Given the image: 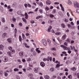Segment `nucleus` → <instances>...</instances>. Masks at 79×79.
Wrapping results in <instances>:
<instances>
[{
  "instance_id": "obj_4",
  "label": "nucleus",
  "mask_w": 79,
  "mask_h": 79,
  "mask_svg": "<svg viewBox=\"0 0 79 79\" xmlns=\"http://www.w3.org/2000/svg\"><path fill=\"white\" fill-rule=\"evenodd\" d=\"M60 47L63 48L64 50H68V48L67 47L64 46V45H60Z\"/></svg>"
},
{
  "instance_id": "obj_54",
  "label": "nucleus",
  "mask_w": 79,
  "mask_h": 79,
  "mask_svg": "<svg viewBox=\"0 0 79 79\" xmlns=\"http://www.w3.org/2000/svg\"><path fill=\"white\" fill-rule=\"evenodd\" d=\"M52 50H56V49L55 48H52Z\"/></svg>"
},
{
  "instance_id": "obj_63",
  "label": "nucleus",
  "mask_w": 79,
  "mask_h": 79,
  "mask_svg": "<svg viewBox=\"0 0 79 79\" xmlns=\"http://www.w3.org/2000/svg\"><path fill=\"white\" fill-rule=\"evenodd\" d=\"M28 7H31V5L29 4H28Z\"/></svg>"
},
{
  "instance_id": "obj_22",
  "label": "nucleus",
  "mask_w": 79,
  "mask_h": 79,
  "mask_svg": "<svg viewBox=\"0 0 79 79\" xmlns=\"http://www.w3.org/2000/svg\"><path fill=\"white\" fill-rule=\"evenodd\" d=\"M44 77L45 79H50V77H49V76L47 75H46L44 76Z\"/></svg>"
},
{
  "instance_id": "obj_33",
  "label": "nucleus",
  "mask_w": 79,
  "mask_h": 79,
  "mask_svg": "<svg viewBox=\"0 0 79 79\" xmlns=\"http://www.w3.org/2000/svg\"><path fill=\"white\" fill-rule=\"evenodd\" d=\"M64 22H65V23H68V22L69 21L68 19H64Z\"/></svg>"
},
{
  "instance_id": "obj_57",
  "label": "nucleus",
  "mask_w": 79,
  "mask_h": 79,
  "mask_svg": "<svg viewBox=\"0 0 79 79\" xmlns=\"http://www.w3.org/2000/svg\"><path fill=\"white\" fill-rule=\"evenodd\" d=\"M67 26H68V27H69V28L71 27V25H70V24H68L67 25Z\"/></svg>"
},
{
  "instance_id": "obj_34",
  "label": "nucleus",
  "mask_w": 79,
  "mask_h": 79,
  "mask_svg": "<svg viewBox=\"0 0 79 79\" xmlns=\"http://www.w3.org/2000/svg\"><path fill=\"white\" fill-rule=\"evenodd\" d=\"M8 48L9 49V50H12V49H13V48H12V47H9Z\"/></svg>"
},
{
  "instance_id": "obj_56",
  "label": "nucleus",
  "mask_w": 79,
  "mask_h": 79,
  "mask_svg": "<svg viewBox=\"0 0 79 79\" xmlns=\"http://www.w3.org/2000/svg\"><path fill=\"white\" fill-rule=\"evenodd\" d=\"M76 11H77V13H79V9H77L76 10Z\"/></svg>"
},
{
  "instance_id": "obj_58",
  "label": "nucleus",
  "mask_w": 79,
  "mask_h": 79,
  "mask_svg": "<svg viewBox=\"0 0 79 79\" xmlns=\"http://www.w3.org/2000/svg\"><path fill=\"white\" fill-rule=\"evenodd\" d=\"M23 68V66L22 65H20L19 66V68Z\"/></svg>"
},
{
  "instance_id": "obj_10",
  "label": "nucleus",
  "mask_w": 79,
  "mask_h": 79,
  "mask_svg": "<svg viewBox=\"0 0 79 79\" xmlns=\"http://www.w3.org/2000/svg\"><path fill=\"white\" fill-rule=\"evenodd\" d=\"M66 38V35L64 34L62 37V39L64 40Z\"/></svg>"
},
{
  "instance_id": "obj_60",
  "label": "nucleus",
  "mask_w": 79,
  "mask_h": 79,
  "mask_svg": "<svg viewBox=\"0 0 79 79\" xmlns=\"http://www.w3.org/2000/svg\"><path fill=\"white\" fill-rule=\"evenodd\" d=\"M13 21L15 22V21H16V19H15V18H14L13 19Z\"/></svg>"
},
{
  "instance_id": "obj_5",
  "label": "nucleus",
  "mask_w": 79,
  "mask_h": 79,
  "mask_svg": "<svg viewBox=\"0 0 79 79\" xmlns=\"http://www.w3.org/2000/svg\"><path fill=\"white\" fill-rule=\"evenodd\" d=\"M46 3L47 5H51L52 3V2H51V1L48 0L46 2Z\"/></svg>"
},
{
  "instance_id": "obj_26",
  "label": "nucleus",
  "mask_w": 79,
  "mask_h": 79,
  "mask_svg": "<svg viewBox=\"0 0 79 79\" xmlns=\"http://www.w3.org/2000/svg\"><path fill=\"white\" fill-rule=\"evenodd\" d=\"M71 69L73 71H75L76 70V68L73 67V68H72Z\"/></svg>"
},
{
  "instance_id": "obj_55",
  "label": "nucleus",
  "mask_w": 79,
  "mask_h": 79,
  "mask_svg": "<svg viewBox=\"0 0 79 79\" xmlns=\"http://www.w3.org/2000/svg\"><path fill=\"white\" fill-rule=\"evenodd\" d=\"M52 61L53 62H55V58H53L52 59Z\"/></svg>"
},
{
  "instance_id": "obj_46",
  "label": "nucleus",
  "mask_w": 79,
  "mask_h": 79,
  "mask_svg": "<svg viewBox=\"0 0 79 79\" xmlns=\"http://www.w3.org/2000/svg\"><path fill=\"white\" fill-rule=\"evenodd\" d=\"M56 76L55 75H54L52 77V78H53V79H55L56 78Z\"/></svg>"
},
{
  "instance_id": "obj_1",
  "label": "nucleus",
  "mask_w": 79,
  "mask_h": 79,
  "mask_svg": "<svg viewBox=\"0 0 79 79\" xmlns=\"http://www.w3.org/2000/svg\"><path fill=\"white\" fill-rule=\"evenodd\" d=\"M74 6L75 8H78L79 7V4L77 2H75L74 3Z\"/></svg>"
},
{
  "instance_id": "obj_64",
  "label": "nucleus",
  "mask_w": 79,
  "mask_h": 79,
  "mask_svg": "<svg viewBox=\"0 0 79 79\" xmlns=\"http://www.w3.org/2000/svg\"><path fill=\"white\" fill-rule=\"evenodd\" d=\"M64 45H65V46H67V43L66 42H65L64 44Z\"/></svg>"
},
{
  "instance_id": "obj_15",
  "label": "nucleus",
  "mask_w": 79,
  "mask_h": 79,
  "mask_svg": "<svg viewBox=\"0 0 79 79\" xmlns=\"http://www.w3.org/2000/svg\"><path fill=\"white\" fill-rule=\"evenodd\" d=\"M4 59L5 60L4 61V62H5V63L8 61V57H4Z\"/></svg>"
},
{
  "instance_id": "obj_42",
  "label": "nucleus",
  "mask_w": 79,
  "mask_h": 79,
  "mask_svg": "<svg viewBox=\"0 0 79 79\" xmlns=\"http://www.w3.org/2000/svg\"><path fill=\"white\" fill-rule=\"evenodd\" d=\"M5 76L6 77L8 76V73L7 72H5Z\"/></svg>"
},
{
  "instance_id": "obj_39",
  "label": "nucleus",
  "mask_w": 79,
  "mask_h": 79,
  "mask_svg": "<svg viewBox=\"0 0 79 79\" xmlns=\"http://www.w3.org/2000/svg\"><path fill=\"white\" fill-rule=\"evenodd\" d=\"M39 11L40 13H43V10L42 9H40L39 10Z\"/></svg>"
},
{
  "instance_id": "obj_47",
  "label": "nucleus",
  "mask_w": 79,
  "mask_h": 79,
  "mask_svg": "<svg viewBox=\"0 0 79 79\" xmlns=\"http://www.w3.org/2000/svg\"><path fill=\"white\" fill-rule=\"evenodd\" d=\"M77 72H75V73H74L73 75H74L75 76H77Z\"/></svg>"
},
{
  "instance_id": "obj_49",
  "label": "nucleus",
  "mask_w": 79,
  "mask_h": 79,
  "mask_svg": "<svg viewBox=\"0 0 79 79\" xmlns=\"http://www.w3.org/2000/svg\"><path fill=\"white\" fill-rule=\"evenodd\" d=\"M24 6H25V8H27V4H24Z\"/></svg>"
},
{
  "instance_id": "obj_21",
  "label": "nucleus",
  "mask_w": 79,
  "mask_h": 79,
  "mask_svg": "<svg viewBox=\"0 0 79 79\" xmlns=\"http://www.w3.org/2000/svg\"><path fill=\"white\" fill-rule=\"evenodd\" d=\"M25 18L26 19H27V18H28V15H27V13H25Z\"/></svg>"
},
{
  "instance_id": "obj_20",
  "label": "nucleus",
  "mask_w": 79,
  "mask_h": 79,
  "mask_svg": "<svg viewBox=\"0 0 79 79\" xmlns=\"http://www.w3.org/2000/svg\"><path fill=\"white\" fill-rule=\"evenodd\" d=\"M2 20V23H5V18H2L1 19Z\"/></svg>"
},
{
  "instance_id": "obj_35",
  "label": "nucleus",
  "mask_w": 79,
  "mask_h": 79,
  "mask_svg": "<svg viewBox=\"0 0 79 79\" xmlns=\"http://www.w3.org/2000/svg\"><path fill=\"white\" fill-rule=\"evenodd\" d=\"M31 58H27V61H31Z\"/></svg>"
},
{
  "instance_id": "obj_6",
  "label": "nucleus",
  "mask_w": 79,
  "mask_h": 79,
  "mask_svg": "<svg viewBox=\"0 0 79 79\" xmlns=\"http://www.w3.org/2000/svg\"><path fill=\"white\" fill-rule=\"evenodd\" d=\"M30 23H31V24H34V23H35V25L34 26V27H35V26H37V22H34V21L32 20H31L30 21Z\"/></svg>"
},
{
  "instance_id": "obj_31",
  "label": "nucleus",
  "mask_w": 79,
  "mask_h": 79,
  "mask_svg": "<svg viewBox=\"0 0 79 79\" xmlns=\"http://www.w3.org/2000/svg\"><path fill=\"white\" fill-rule=\"evenodd\" d=\"M7 35V34L6 33H4L3 34V37H5Z\"/></svg>"
},
{
  "instance_id": "obj_44",
  "label": "nucleus",
  "mask_w": 79,
  "mask_h": 79,
  "mask_svg": "<svg viewBox=\"0 0 79 79\" xmlns=\"http://www.w3.org/2000/svg\"><path fill=\"white\" fill-rule=\"evenodd\" d=\"M61 12L60 11H59L58 12V14L59 15H60V16H61Z\"/></svg>"
},
{
  "instance_id": "obj_32",
  "label": "nucleus",
  "mask_w": 79,
  "mask_h": 79,
  "mask_svg": "<svg viewBox=\"0 0 79 79\" xmlns=\"http://www.w3.org/2000/svg\"><path fill=\"white\" fill-rule=\"evenodd\" d=\"M69 63H70V61H69V60H67L66 62V64H69Z\"/></svg>"
},
{
  "instance_id": "obj_30",
  "label": "nucleus",
  "mask_w": 79,
  "mask_h": 79,
  "mask_svg": "<svg viewBox=\"0 0 79 79\" xmlns=\"http://www.w3.org/2000/svg\"><path fill=\"white\" fill-rule=\"evenodd\" d=\"M59 66H60V64H57L56 68H59Z\"/></svg>"
},
{
  "instance_id": "obj_13",
  "label": "nucleus",
  "mask_w": 79,
  "mask_h": 79,
  "mask_svg": "<svg viewBox=\"0 0 79 79\" xmlns=\"http://www.w3.org/2000/svg\"><path fill=\"white\" fill-rule=\"evenodd\" d=\"M7 54L9 55V56H10L11 57H12L13 56L11 55V52H7Z\"/></svg>"
},
{
  "instance_id": "obj_36",
  "label": "nucleus",
  "mask_w": 79,
  "mask_h": 79,
  "mask_svg": "<svg viewBox=\"0 0 79 79\" xmlns=\"http://www.w3.org/2000/svg\"><path fill=\"white\" fill-rule=\"evenodd\" d=\"M49 16L50 18H53V17H54V15L52 14V15H49Z\"/></svg>"
},
{
  "instance_id": "obj_8",
  "label": "nucleus",
  "mask_w": 79,
  "mask_h": 79,
  "mask_svg": "<svg viewBox=\"0 0 79 79\" xmlns=\"http://www.w3.org/2000/svg\"><path fill=\"white\" fill-rule=\"evenodd\" d=\"M4 48V46L2 44L0 45V50H3Z\"/></svg>"
},
{
  "instance_id": "obj_28",
  "label": "nucleus",
  "mask_w": 79,
  "mask_h": 79,
  "mask_svg": "<svg viewBox=\"0 0 79 79\" xmlns=\"http://www.w3.org/2000/svg\"><path fill=\"white\" fill-rule=\"evenodd\" d=\"M61 26L63 27V28H65V27H66V26H65V25L63 23H62L61 24Z\"/></svg>"
},
{
  "instance_id": "obj_12",
  "label": "nucleus",
  "mask_w": 79,
  "mask_h": 79,
  "mask_svg": "<svg viewBox=\"0 0 79 79\" xmlns=\"http://www.w3.org/2000/svg\"><path fill=\"white\" fill-rule=\"evenodd\" d=\"M34 71L35 73H37L38 71H39V70H38V69L37 68H35L34 69Z\"/></svg>"
},
{
  "instance_id": "obj_18",
  "label": "nucleus",
  "mask_w": 79,
  "mask_h": 79,
  "mask_svg": "<svg viewBox=\"0 0 79 79\" xmlns=\"http://www.w3.org/2000/svg\"><path fill=\"white\" fill-rule=\"evenodd\" d=\"M56 35H60L61 34V33L60 32H57L55 33Z\"/></svg>"
},
{
  "instance_id": "obj_25",
  "label": "nucleus",
  "mask_w": 79,
  "mask_h": 79,
  "mask_svg": "<svg viewBox=\"0 0 79 79\" xmlns=\"http://www.w3.org/2000/svg\"><path fill=\"white\" fill-rule=\"evenodd\" d=\"M19 41L21 42V40H22V38H21V35L19 36Z\"/></svg>"
},
{
  "instance_id": "obj_48",
  "label": "nucleus",
  "mask_w": 79,
  "mask_h": 79,
  "mask_svg": "<svg viewBox=\"0 0 79 79\" xmlns=\"http://www.w3.org/2000/svg\"><path fill=\"white\" fill-rule=\"evenodd\" d=\"M15 34H17V29L16 28H15Z\"/></svg>"
},
{
  "instance_id": "obj_23",
  "label": "nucleus",
  "mask_w": 79,
  "mask_h": 79,
  "mask_svg": "<svg viewBox=\"0 0 79 79\" xmlns=\"http://www.w3.org/2000/svg\"><path fill=\"white\" fill-rule=\"evenodd\" d=\"M7 41L9 43H11V40L10 39H7Z\"/></svg>"
},
{
  "instance_id": "obj_41",
  "label": "nucleus",
  "mask_w": 79,
  "mask_h": 79,
  "mask_svg": "<svg viewBox=\"0 0 79 79\" xmlns=\"http://www.w3.org/2000/svg\"><path fill=\"white\" fill-rule=\"evenodd\" d=\"M22 20L24 22H26V19L24 18H22Z\"/></svg>"
},
{
  "instance_id": "obj_45",
  "label": "nucleus",
  "mask_w": 79,
  "mask_h": 79,
  "mask_svg": "<svg viewBox=\"0 0 79 79\" xmlns=\"http://www.w3.org/2000/svg\"><path fill=\"white\" fill-rule=\"evenodd\" d=\"M44 61H47V59L46 58H44L43 59Z\"/></svg>"
},
{
  "instance_id": "obj_43",
  "label": "nucleus",
  "mask_w": 79,
  "mask_h": 79,
  "mask_svg": "<svg viewBox=\"0 0 79 79\" xmlns=\"http://www.w3.org/2000/svg\"><path fill=\"white\" fill-rule=\"evenodd\" d=\"M77 78H78V79H79V73H77Z\"/></svg>"
},
{
  "instance_id": "obj_52",
  "label": "nucleus",
  "mask_w": 79,
  "mask_h": 79,
  "mask_svg": "<svg viewBox=\"0 0 79 79\" xmlns=\"http://www.w3.org/2000/svg\"><path fill=\"white\" fill-rule=\"evenodd\" d=\"M61 9L63 11H64V7H61Z\"/></svg>"
},
{
  "instance_id": "obj_14",
  "label": "nucleus",
  "mask_w": 79,
  "mask_h": 79,
  "mask_svg": "<svg viewBox=\"0 0 79 79\" xmlns=\"http://www.w3.org/2000/svg\"><path fill=\"white\" fill-rule=\"evenodd\" d=\"M50 71L52 72H53L55 71V69L53 67H52L50 68Z\"/></svg>"
},
{
  "instance_id": "obj_50",
  "label": "nucleus",
  "mask_w": 79,
  "mask_h": 79,
  "mask_svg": "<svg viewBox=\"0 0 79 79\" xmlns=\"http://www.w3.org/2000/svg\"><path fill=\"white\" fill-rule=\"evenodd\" d=\"M32 74H29L28 77L30 78V77H32Z\"/></svg>"
},
{
  "instance_id": "obj_24",
  "label": "nucleus",
  "mask_w": 79,
  "mask_h": 79,
  "mask_svg": "<svg viewBox=\"0 0 79 79\" xmlns=\"http://www.w3.org/2000/svg\"><path fill=\"white\" fill-rule=\"evenodd\" d=\"M45 10L47 12V11H48V10H50V8H48V7H47L45 8Z\"/></svg>"
},
{
  "instance_id": "obj_17",
  "label": "nucleus",
  "mask_w": 79,
  "mask_h": 79,
  "mask_svg": "<svg viewBox=\"0 0 79 79\" xmlns=\"http://www.w3.org/2000/svg\"><path fill=\"white\" fill-rule=\"evenodd\" d=\"M68 78L69 79H72L73 77H72V75H70L68 76Z\"/></svg>"
},
{
  "instance_id": "obj_53",
  "label": "nucleus",
  "mask_w": 79,
  "mask_h": 79,
  "mask_svg": "<svg viewBox=\"0 0 79 79\" xmlns=\"http://www.w3.org/2000/svg\"><path fill=\"white\" fill-rule=\"evenodd\" d=\"M24 37H25V38H26V37L24 36V34L23 33L22 34V37H23V39H24Z\"/></svg>"
},
{
  "instance_id": "obj_3",
  "label": "nucleus",
  "mask_w": 79,
  "mask_h": 79,
  "mask_svg": "<svg viewBox=\"0 0 79 79\" xmlns=\"http://www.w3.org/2000/svg\"><path fill=\"white\" fill-rule=\"evenodd\" d=\"M23 53L24 52L23 51H21L19 52V56H22H22H24Z\"/></svg>"
},
{
  "instance_id": "obj_62",
  "label": "nucleus",
  "mask_w": 79,
  "mask_h": 79,
  "mask_svg": "<svg viewBox=\"0 0 79 79\" xmlns=\"http://www.w3.org/2000/svg\"><path fill=\"white\" fill-rule=\"evenodd\" d=\"M39 48H36V52H37L38 51H39Z\"/></svg>"
},
{
  "instance_id": "obj_59",
  "label": "nucleus",
  "mask_w": 79,
  "mask_h": 79,
  "mask_svg": "<svg viewBox=\"0 0 79 79\" xmlns=\"http://www.w3.org/2000/svg\"><path fill=\"white\" fill-rule=\"evenodd\" d=\"M64 71H66L67 72V71H68V69H64Z\"/></svg>"
},
{
  "instance_id": "obj_27",
  "label": "nucleus",
  "mask_w": 79,
  "mask_h": 79,
  "mask_svg": "<svg viewBox=\"0 0 79 79\" xmlns=\"http://www.w3.org/2000/svg\"><path fill=\"white\" fill-rule=\"evenodd\" d=\"M57 39L59 41V42L60 43H61V40L60 39V38H57Z\"/></svg>"
},
{
  "instance_id": "obj_29",
  "label": "nucleus",
  "mask_w": 79,
  "mask_h": 79,
  "mask_svg": "<svg viewBox=\"0 0 79 79\" xmlns=\"http://www.w3.org/2000/svg\"><path fill=\"white\" fill-rule=\"evenodd\" d=\"M19 71V69L17 68H15L14 69V71L15 72H18Z\"/></svg>"
},
{
  "instance_id": "obj_38",
  "label": "nucleus",
  "mask_w": 79,
  "mask_h": 79,
  "mask_svg": "<svg viewBox=\"0 0 79 79\" xmlns=\"http://www.w3.org/2000/svg\"><path fill=\"white\" fill-rule=\"evenodd\" d=\"M52 12L53 13H56V9H54Z\"/></svg>"
},
{
  "instance_id": "obj_19",
  "label": "nucleus",
  "mask_w": 79,
  "mask_h": 79,
  "mask_svg": "<svg viewBox=\"0 0 79 79\" xmlns=\"http://www.w3.org/2000/svg\"><path fill=\"white\" fill-rule=\"evenodd\" d=\"M39 6H41V7H42V6H43V3H42V2H40L39 3Z\"/></svg>"
},
{
  "instance_id": "obj_61",
  "label": "nucleus",
  "mask_w": 79,
  "mask_h": 79,
  "mask_svg": "<svg viewBox=\"0 0 79 79\" xmlns=\"http://www.w3.org/2000/svg\"><path fill=\"white\" fill-rule=\"evenodd\" d=\"M38 9H39V8H36L35 10V11L36 12L37 11V10H38Z\"/></svg>"
},
{
  "instance_id": "obj_2",
  "label": "nucleus",
  "mask_w": 79,
  "mask_h": 79,
  "mask_svg": "<svg viewBox=\"0 0 79 79\" xmlns=\"http://www.w3.org/2000/svg\"><path fill=\"white\" fill-rule=\"evenodd\" d=\"M43 44L45 46H47V42L45 40H43Z\"/></svg>"
},
{
  "instance_id": "obj_37",
  "label": "nucleus",
  "mask_w": 79,
  "mask_h": 79,
  "mask_svg": "<svg viewBox=\"0 0 79 79\" xmlns=\"http://www.w3.org/2000/svg\"><path fill=\"white\" fill-rule=\"evenodd\" d=\"M71 2L69 0L68 1V4H69V5H71Z\"/></svg>"
},
{
  "instance_id": "obj_51",
  "label": "nucleus",
  "mask_w": 79,
  "mask_h": 79,
  "mask_svg": "<svg viewBox=\"0 0 79 79\" xmlns=\"http://www.w3.org/2000/svg\"><path fill=\"white\" fill-rule=\"evenodd\" d=\"M60 3L58 2H55L54 3L55 5H58Z\"/></svg>"
},
{
  "instance_id": "obj_11",
  "label": "nucleus",
  "mask_w": 79,
  "mask_h": 79,
  "mask_svg": "<svg viewBox=\"0 0 79 79\" xmlns=\"http://www.w3.org/2000/svg\"><path fill=\"white\" fill-rule=\"evenodd\" d=\"M52 26H50L48 28V29L47 31L48 32H50V30L52 29Z\"/></svg>"
},
{
  "instance_id": "obj_16",
  "label": "nucleus",
  "mask_w": 79,
  "mask_h": 79,
  "mask_svg": "<svg viewBox=\"0 0 79 79\" xmlns=\"http://www.w3.org/2000/svg\"><path fill=\"white\" fill-rule=\"evenodd\" d=\"M24 45H25V47H26V48H30V46H28V45H27V44H26V43H24Z\"/></svg>"
},
{
  "instance_id": "obj_9",
  "label": "nucleus",
  "mask_w": 79,
  "mask_h": 79,
  "mask_svg": "<svg viewBox=\"0 0 79 79\" xmlns=\"http://www.w3.org/2000/svg\"><path fill=\"white\" fill-rule=\"evenodd\" d=\"M47 41L49 46H50V45H52L51 40H50L49 39H48Z\"/></svg>"
},
{
  "instance_id": "obj_40",
  "label": "nucleus",
  "mask_w": 79,
  "mask_h": 79,
  "mask_svg": "<svg viewBox=\"0 0 79 79\" xmlns=\"http://www.w3.org/2000/svg\"><path fill=\"white\" fill-rule=\"evenodd\" d=\"M66 41L67 42H70V40H69V39L68 38Z\"/></svg>"
},
{
  "instance_id": "obj_7",
  "label": "nucleus",
  "mask_w": 79,
  "mask_h": 79,
  "mask_svg": "<svg viewBox=\"0 0 79 79\" xmlns=\"http://www.w3.org/2000/svg\"><path fill=\"white\" fill-rule=\"evenodd\" d=\"M40 64L42 67H44L45 66V63L43 62H41L40 63Z\"/></svg>"
}]
</instances>
